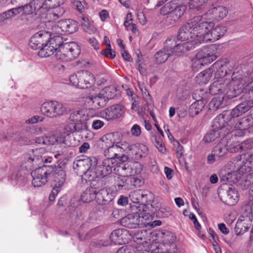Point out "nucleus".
I'll return each mask as SVG.
<instances>
[{"label":"nucleus","mask_w":253,"mask_h":253,"mask_svg":"<svg viewBox=\"0 0 253 253\" xmlns=\"http://www.w3.org/2000/svg\"><path fill=\"white\" fill-rule=\"evenodd\" d=\"M38 52L42 58L48 57L54 52L57 59L67 62L78 57L80 54V48L75 42H63L60 36H55L48 39Z\"/></svg>","instance_id":"1"},{"label":"nucleus","mask_w":253,"mask_h":253,"mask_svg":"<svg viewBox=\"0 0 253 253\" xmlns=\"http://www.w3.org/2000/svg\"><path fill=\"white\" fill-rule=\"evenodd\" d=\"M253 107V99H251L241 103L232 110L223 111L215 118V126L216 127H219L220 123L222 124L226 121L228 124L227 128L232 129L235 118L247 112Z\"/></svg>","instance_id":"2"},{"label":"nucleus","mask_w":253,"mask_h":253,"mask_svg":"<svg viewBox=\"0 0 253 253\" xmlns=\"http://www.w3.org/2000/svg\"><path fill=\"white\" fill-rule=\"evenodd\" d=\"M46 0H31V1L22 5L24 13L21 20L24 22H33L41 17L43 18V13L47 12Z\"/></svg>","instance_id":"3"},{"label":"nucleus","mask_w":253,"mask_h":253,"mask_svg":"<svg viewBox=\"0 0 253 253\" xmlns=\"http://www.w3.org/2000/svg\"><path fill=\"white\" fill-rule=\"evenodd\" d=\"M150 242H156L157 238L162 240V243L157 248L158 253H176L177 248L174 243L175 237L169 231H162L156 233L150 232Z\"/></svg>","instance_id":"4"},{"label":"nucleus","mask_w":253,"mask_h":253,"mask_svg":"<svg viewBox=\"0 0 253 253\" xmlns=\"http://www.w3.org/2000/svg\"><path fill=\"white\" fill-rule=\"evenodd\" d=\"M201 21V16H196L189 20L187 23L180 27L176 40L181 42H190L200 39V30L198 27Z\"/></svg>","instance_id":"5"},{"label":"nucleus","mask_w":253,"mask_h":253,"mask_svg":"<svg viewBox=\"0 0 253 253\" xmlns=\"http://www.w3.org/2000/svg\"><path fill=\"white\" fill-rule=\"evenodd\" d=\"M214 23L212 22H201L199 26L200 30V40L202 42H214L219 39L226 32L223 26L218 25L214 29Z\"/></svg>","instance_id":"6"},{"label":"nucleus","mask_w":253,"mask_h":253,"mask_svg":"<svg viewBox=\"0 0 253 253\" xmlns=\"http://www.w3.org/2000/svg\"><path fill=\"white\" fill-rule=\"evenodd\" d=\"M40 110L43 115L49 118L60 117L68 112L66 105L56 100L44 102L42 104Z\"/></svg>","instance_id":"7"},{"label":"nucleus","mask_w":253,"mask_h":253,"mask_svg":"<svg viewBox=\"0 0 253 253\" xmlns=\"http://www.w3.org/2000/svg\"><path fill=\"white\" fill-rule=\"evenodd\" d=\"M97 164L95 158L84 157L83 159L77 161L74 167L75 169H77L78 172L81 174H84V178H87L89 181L93 180L95 178V168Z\"/></svg>","instance_id":"8"},{"label":"nucleus","mask_w":253,"mask_h":253,"mask_svg":"<svg viewBox=\"0 0 253 253\" xmlns=\"http://www.w3.org/2000/svg\"><path fill=\"white\" fill-rule=\"evenodd\" d=\"M69 81L71 84L77 88L85 89L95 84L94 75L88 71L82 70L71 75Z\"/></svg>","instance_id":"9"},{"label":"nucleus","mask_w":253,"mask_h":253,"mask_svg":"<svg viewBox=\"0 0 253 253\" xmlns=\"http://www.w3.org/2000/svg\"><path fill=\"white\" fill-rule=\"evenodd\" d=\"M69 138L68 135L65 136L61 134H55L37 137L35 140L36 143L39 144L49 145L58 143L63 147H70L72 146L73 143L69 140Z\"/></svg>","instance_id":"10"},{"label":"nucleus","mask_w":253,"mask_h":253,"mask_svg":"<svg viewBox=\"0 0 253 253\" xmlns=\"http://www.w3.org/2000/svg\"><path fill=\"white\" fill-rule=\"evenodd\" d=\"M159 204L154 200V195L148 190H143V219H153Z\"/></svg>","instance_id":"11"},{"label":"nucleus","mask_w":253,"mask_h":253,"mask_svg":"<svg viewBox=\"0 0 253 253\" xmlns=\"http://www.w3.org/2000/svg\"><path fill=\"white\" fill-rule=\"evenodd\" d=\"M200 43H201V42L200 39L186 42L171 39L169 47L172 55L179 56L187 51L191 50L195 47L196 45Z\"/></svg>","instance_id":"12"},{"label":"nucleus","mask_w":253,"mask_h":253,"mask_svg":"<svg viewBox=\"0 0 253 253\" xmlns=\"http://www.w3.org/2000/svg\"><path fill=\"white\" fill-rule=\"evenodd\" d=\"M113 135L109 133L103 136L101 140L108 147V148L104 151V155L106 157V159H111L113 162H116V157L119 154L122 152V148L119 145V144H116L112 141Z\"/></svg>","instance_id":"13"},{"label":"nucleus","mask_w":253,"mask_h":253,"mask_svg":"<svg viewBox=\"0 0 253 253\" xmlns=\"http://www.w3.org/2000/svg\"><path fill=\"white\" fill-rule=\"evenodd\" d=\"M55 34L62 35L71 34L78 30L77 22L72 19H65L59 21L52 27Z\"/></svg>","instance_id":"14"},{"label":"nucleus","mask_w":253,"mask_h":253,"mask_svg":"<svg viewBox=\"0 0 253 253\" xmlns=\"http://www.w3.org/2000/svg\"><path fill=\"white\" fill-rule=\"evenodd\" d=\"M214 121L215 119L212 123L213 129L207 133L204 136V140L207 143L214 141L221 135H224L225 134H228L232 129L227 128L228 124L226 123V121L224 122L223 123H220V126L217 127L215 126Z\"/></svg>","instance_id":"15"},{"label":"nucleus","mask_w":253,"mask_h":253,"mask_svg":"<svg viewBox=\"0 0 253 253\" xmlns=\"http://www.w3.org/2000/svg\"><path fill=\"white\" fill-rule=\"evenodd\" d=\"M219 192L223 194L221 200L227 205L233 206L239 200L238 191L232 185L223 184Z\"/></svg>","instance_id":"16"},{"label":"nucleus","mask_w":253,"mask_h":253,"mask_svg":"<svg viewBox=\"0 0 253 253\" xmlns=\"http://www.w3.org/2000/svg\"><path fill=\"white\" fill-rule=\"evenodd\" d=\"M50 174V173L46 166L40 167L32 171L31 175L33 177V185L35 187H39L45 184Z\"/></svg>","instance_id":"17"},{"label":"nucleus","mask_w":253,"mask_h":253,"mask_svg":"<svg viewBox=\"0 0 253 253\" xmlns=\"http://www.w3.org/2000/svg\"><path fill=\"white\" fill-rule=\"evenodd\" d=\"M69 121L76 123L81 129L84 130H87V116L85 115L84 110H76L72 112L69 116Z\"/></svg>","instance_id":"18"},{"label":"nucleus","mask_w":253,"mask_h":253,"mask_svg":"<svg viewBox=\"0 0 253 253\" xmlns=\"http://www.w3.org/2000/svg\"><path fill=\"white\" fill-rule=\"evenodd\" d=\"M229 84V80L225 78H219L214 81L210 88V92L213 95L223 94Z\"/></svg>","instance_id":"19"},{"label":"nucleus","mask_w":253,"mask_h":253,"mask_svg":"<svg viewBox=\"0 0 253 253\" xmlns=\"http://www.w3.org/2000/svg\"><path fill=\"white\" fill-rule=\"evenodd\" d=\"M49 39L47 33L40 32L35 34L31 38L29 46L34 50L41 48Z\"/></svg>","instance_id":"20"},{"label":"nucleus","mask_w":253,"mask_h":253,"mask_svg":"<svg viewBox=\"0 0 253 253\" xmlns=\"http://www.w3.org/2000/svg\"><path fill=\"white\" fill-rule=\"evenodd\" d=\"M114 197V193L110 189L103 188L96 191V200L99 205L109 204Z\"/></svg>","instance_id":"21"},{"label":"nucleus","mask_w":253,"mask_h":253,"mask_svg":"<svg viewBox=\"0 0 253 253\" xmlns=\"http://www.w3.org/2000/svg\"><path fill=\"white\" fill-rule=\"evenodd\" d=\"M54 178L55 184L49 196V199L51 201L54 200L55 197L60 191L65 181V173L64 171L62 169L59 170L58 172L55 173Z\"/></svg>","instance_id":"22"},{"label":"nucleus","mask_w":253,"mask_h":253,"mask_svg":"<svg viewBox=\"0 0 253 253\" xmlns=\"http://www.w3.org/2000/svg\"><path fill=\"white\" fill-rule=\"evenodd\" d=\"M111 159H104L102 164L99 166L95 170L96 172L95 178L98 177H104L112 172V169L115 167V164Z\"/></svg>","instance_id":"23"},{"label":"nucleus","mask_w":253,"mask_h":253,"mask_svg":"<svg viewBox=\"0 0 253 253\" xmlns=\"http://www.w3.org/2000/svg\"><path fill=\"white\" fill-rule=\"evenodd\" d=\"M124 113L123 107L119 105H114L108 107L104 112L103 117L107 121L119 118Z\"/></svg>","instance_id":"24"},{"label":"nucleus","mask_w":253,"mask_h":253,"mask_svg":"<svg viewBox=\"0 0 253 253\" xmlns=\"http://www.w3.org/2000/svg\"><path fill=\"white\" fill-rule=\"evenodd\" d=\"M170 42L171 39H167L165 46L155 54V59L157 64L165 63L169 56L172 55L169 47Z\"/></svg>","instance_id":"25"},{"label":"nucleus","mask_w":253,"mask_h":253,"mask_svg":"<svg viewBox=\"0 0 253 253\" xmlns=\"http://www.w3.org/2000/svg\"><path fill=\"white\" fill-rule=\"evenodd\" d=\"M227 13V11L225 7L219 6L210 8L205 15L211 19L219 20L225 17Z\"/></svg>","instance_id":"26"},{"label":"nucleus","mask_w":253,"mask_h":253,"mask_svg":"<svg viewBox=\"0 0 253 253\" xmlns=\"http://www.w3.org/2000/svg\"><path fill=\"white\" fill-rule=\"evenodd\" d=\"M140 216L137 214H128L123 218L121 224L128 228H135L140 224Z\"/></svg>","instance_id":"27"},{"label":"nucleus","mask_w":253,"mask_h":253,"mask_svg":"<svg viewBox=\"0 0 253 253\" xmlns=\"http://www.w3.org/2000/svg\"><path fill=\"white\" fill-rule=\"evenodd\" d=\"M228 101L223 94H220L213 98L209 103L210 109L214 111L226 106Z\"/></svg>","instance_id":"28"},{"label":"nucleus","mask_w":253,"mask_h":253,"mask_svg":"<svg viewBox=\"0 0 253 253\" xmlns=\"http://www.w3.org/2000/svg\"><path fill=\"white\" fill-rule=\"evenodd\" d=\"M87 99L88 103L92 104L95 109L103 107L107 103L105 99L100 95L99 92L97 94L89 96Z\"/></svg>","instance_id":"29"},{"label":"nucleus","mask_w":253,"mask_h":253,"mask_svg":"<svg viewBox=\"0 0 253 253\" xmlns=\"http://www.w3.org/2000/svg\"><path fill=\"white\" fill-rule=\"evenodd\" d=\"M127 234V230L124 229H118L114 230L110 235L111 241L115 244H122L125 243L123 239Z\"/></svg>","instance_id":"30"},{"label":"nucleus","mask_w":253,"mask_h":253,"mask_svg":"<svg viewBox=\"0 0 253 253\" xmlns=\"http://www.w3.org/2000/svg\"><path fill=\"white\" fill-rule=\"evenodd\" d=\"M253 126V116L250 115L242 118L235 125H234L232 127L234 126V127L237 129L244 130L248 129Z\"/></svg>","instance_id":"31"},{"label":"nucleus","mask_w":253,"mask_h":253,"mask_svg":"<svg viewBox=\"0 0 253 253\" xmlns=\"http://www.w3.org/2000/svg\"><path fill=\"white\" fill-rule=\"evenodd\" d=\"M196 57L202 65L210 64L216 59V56L211 53L199 51L196 55Z\"/></svg>","instance_id":"32"},{"label":"nucleus","mask_w":253,"mask_h":253,"mask_svg":"<svg viewBox=\"0 0 253 253\" xmlns=\"http://www.w3.org/2000/svg\"><path fill=\"white\" fill-rule=\"evenodd\" d=\"M81 26L84 31L89 34H94L97 31L93 22L90 21L89 19L84 16L81 17Z\"/></svg>","instance_id":"33"},{"label":"nucleus","mask_w":253,"mask_h":253,"mask_svg":"<svg viewBox=\"0 0 253 253\" xmlns=\"http://www.w3.org/2000/svg\"><path fill=\"white\" fill-rule=\"evenodd\" d=\"M142 232L135 233L133 236L132 246L134 253H142Z\"/></svg>","instance_id":"34"},{"label":"nucleus","mask_w":253,"mask_h":253,"mask_svg":"<svg viewBox=\"0 0 253 253\" xmlns=\"http://www.w3.org/2000/svg\"><path fill=\"white\" fill-rule=\"evenodd\" d=\"M212 73V68L207 69L198 74L196 77V81L199 84H206L211 80Z\"/></svg>","instance_id":"35"},{"label":"nucleus","mask_w":253,"mask_h":253,"mask_svg":"<svg viewBox=\"0 0 253 253\" xmlns=\"http://www.w3.org/2000/svg\"><path fill=\"white\" fill-rule=\"evenodd\" d=\"M205 103L202 99H199L193 102L189 109V115L194 117L197 115L204 108Z\"/></svg>","instance_id":"36"},{"label":"nucleus","mask_w":253,"mask_h":253,"mask_svg":"<svg viewBox=\"0 0 253 253\" xmlns=\"http://www.w3.org/2000/svg\"><path fill=\"white\" fill-rule=\"evenodd\" d=\"M97 190L92 187L86 188L81 196V200L84 203H89L94 199H96Z\"/></svg>","instance_id":"37"},{"label":"nucleus","mask_w":253,"mask_h":253,"mask_svg":"<svg viewBox=\"0 0 253 253\" xmlns=\"http://www.w3.org/2000/svg\"><path fill=\"white\" fill-rule=\"evenodd\" d=\"M21 12H22V13H24V10L23 9L22 6L11 8L0 14V21H4V20L11 18Z\"/></svg>","instance_id":"38"},{"label":"nucleus","mask_w":253,"mask_h":253,"mask_svg":"<svg viewBox=\"0 0 253 253\" xmlns=\"http://www.w3.org/2000/svg\"><path fill=\"white\" fill-rule=\"evenodd\" d=\"M227 143L226 139H222L220 142L214 147L212 152L214 153L217 157L223 156L228 151Z\"/></svg>","instance_id":"39"},{"label":"nucleus","mask_w":253,"mask_h":253,"mask_svg":"<svg viewBox=\"0 0 253 253\" xmlns=\"http://www.w3.org/2000/svg\"><path fill=\"white\" fill-rule=\"evenodd\" d=\"M211 68L212 69L213 72L215 69L216 70L215 76L218 78H224L227 73L226 67L221 61H218L215 62Z\"/></svg>","instance_id":"40"},{"label":"nucleus","mask_w":253,"mask_h":253,"mask_svg":"<svg viewBox=\"0 0 253 253\" xmlns=\"http://www.w3.org/2000/svg\"><path fill=\"white\" fill-rule=\"evenodd\" d=\"M64 130L65 132L67 133V134H62L61 133H58V134H61L65 136L68 135L70 136L69 140L71 143L72 142L70 140L71 136L69 134L71 133H74L76 131L79 132L84 130L83 129H81V128L79 126H78L76 123H74L72 121H70L69 119H68V122L64 127Z\"/></svg>","instance_id":"41"},{"label":"nucleus","mask_w":253,"mask_h":253,"mask_svg":"<svg viewBox=\"0 0 253 253\" xmlns=\"http://www.w3.org/2000/svg\"><path fill=\"white\" fill-rule=\"evenodd\" d=\"M241 159H243V165L241 166V169L246 170V167L251 169L253 168V153H246L242 155L239 156Z\"/></svg>","instance_id":"42"},{"label":"nucleus","mask_w":253,"mask_h":253,"mask_svg":"<svg viewBox=\"0 0 253 253\" xmlns=\"http://www.w3.org/2000/svg\"><path fill=\"white\" fill-rule=\"evenodd\" d=\"M184 10L185 7L184 6H178L175 7L170 13L168 12V13H169V19H172V23H176L183 15Z\"/></svg>","instance_id":"43"},{"label":"nucleus","mask_w":253,"mask_h":253,"mask_svg":"<svg viewBox=\"0 0 253 253\" xmlns=\"http://www.w3.org/2000/svg\"><path fill=\"white\" fill-rule=\"evenodd\" d=\"M234 82H230L229 81V84L227 86V89L226 90L224 94L225 99L227 100L229 99L233 98L237 96V95L240 92L239 89H236L234 85Z\"/></svg>","instance_id":"44"},{"label":"nucleus","mask_w":253,"mask_h":253,"mask_svg":"<svg viewBox=\"0 0 253 253\" xmlns=\"http://www.w3.org/2000/svg\"><path fill=\"white\" fill-rule=\"evenodd\" d=\"M116 89L113 86H107L101 89L100 95L105 99L107 102L109 99L112 98L115 95Z\"/></svg>","instance_id":"45"},{"label":"nucleus","mask_w":253,"mask_h":253,"mask_svg":"<svg viewBox=\"0 0 253 253\" xmlns=\"http://www.w3.org/2000/svg\"><path fill=\"white\" fill-rule=\"evenodd\" d=\"M45 151V149L42 147L33 149L31 154H30L29 159L31 160L32 161L41 162Z\"/></svg>","instance_id":"46"},{"label":"nucleus","mask_w":253,"mask_h":253,"mask_svg":"<svg viewBox=\"0 0 253 253\" xmlns=\"http://www.w3.org/2000/svg\"><path fill=\"white\" fill-rule=\"evenodd\" d=\"M116 169L118 172V174L121 176L127 178L128 176L131 174V169L129 166L126 164L117 166L114 168V170H116Z\"/></svg>","instance_id":"47"},{"label":"nucleus","mask_w":253,"mask_h":253,"mask_svg":"<svg viewBox=\"0 0 253 253\" xmlns=\"http://www.w3.org/2000/svg\"><path fill=\"white\" fill-rule=\"evenodd\" d=\"M249 229V227L245 225L242 219H238L235 227V231L237 235L243 234Z\"/></svg>","instance_id":"48"},{"label":"nucleus","mask_w":253,"mask_h":253,"mask_svg":"<svg viewBox=\"0 0 253 253\" xmlns=\"http://www.w3.org/2000/svg\"><path fill=\"white\" fill-rule=\"evenodd\" d=\"M132 15L130 13L126 14V20L124 22V26L127 30H130L134 33L137 31V28L134 24L132 23Z\"/></svg>","instance_id":"49"},{"label":"nucleus","mask_w":253,"mask_h":253,"mask_svg":"<svg viewBox=\"0 0 253 253\" xmlns=\"http://www.w3.org/2000/svg\"><path fill=\"white\" fill-rule=\"evenodd\" d=\"M132 202L136 204H140L142 199V191L136 190L131 192L129 195Z\"/></svg>","instance_id":"50"},{"label":"nucleus","mask_w":253,"mask_h":253,"mask_svg":"<svg viewBox=\"0 0 253 253\" xmlns=\"http://www.w3.org/2000/svg\"><path fill=\"white\" fill-rule=\"evenodd\" d=\"M64 0H46L47 12L50 8H55L62 5Z\"/></svg>","instance_id":"51"},{"label":"nucleus","mask_w":253,"mask_h":253,"mask_svg":"<svg viewBox=\"0 0 253 253\" xmlns=\"http://www.w3.org/2000/svg\"><path fill=\"white\" fill-rule=\"evenodd\" d=\"M127 180L130 181L131 184L134 187L139 188L142 185L141 177L140 175H135L128 177Z\"/></svg>","instance_id":"52"},{"label":"nucleus","mask_w":253,"mask_h":253,"mask_svg":"<svg viewBox=\"0 0 253 253\" xmlns=\"http://www.w3.org/2000/svg\"><path fill=\"white\" fill-rule=\"evenodd\" d=\"M65 12V10L64 9H61L59 10V13H56V12H53L52 11H48V16L49 21H55L57 20L58 18H59L63 15Z\"/></svg>","instance_id":"53"},{"label":"nucleus","mask_w":253,"mask_h":253,"mask_svg":"<svg viewBox=\"0 0 253 253\" xmlns=\"http://www.w3.org/2000/svg\"><path fill=\"white\" fill-rule=\"evenodd\" d=\"M228 151L230 153H236L241 151V143L239 142H234L227 145Z\"/></svg>","instance_id":"54"},{"label":"nucleus","mask_w":253,"mask_h":253,"mask_svg":"<svg viewBox=\"0 0 253 253\" xmlns=\"http://www.w3.org/2000/svg\"><path fill=\"white\" fill-rule=\"evenodd\" d=\"M241 151L250 150L253 148V139L249 138L241 143Z\"/></svg>","instance_id":"55"},{"label":"nucleus","mask_w":253,"mask_h":253,"mask_svg":"<svg viewBox=\"0 0 253 253\" xmlns=\"http://www.w3.org/2000/svg\"><path fill=\"white\" fill-rule=\"evenodd\" d=\"M135 54L137 56V59H136V67L137 69L139 70L140 74L141 75L142 74V67L141 66V64L142 62H141V60L142 59V55L141 54V52L140 50L138 49L135 51Z\"/></svg>","instance_id":"56"},{"label":"nucleus","mask_w":253,"mask_h":253,"mask_svg":"<svg viewBox=\"0 0 253 253\" xmlns=\"http://www.w3.org/2000/svg\"><path fill=\"white\" fill-rule=\"evenodd\" d=\"M74 6L80 12H83L86 5L84 0H78L74 2Z\"/></svg>","instance_id":"57"},{"label":"nucleus","mask_w":253,"mask_h":253,"mask_svg":"<svg viewBox=\"0 0 253 253\" xmlns=\"http://www.w3.org/2000/svg\"><path fill=\"white\" fill-rule=\"evenodd\" d=\"M144 219L145 220H147L145 218H144ZM148 220H150L151 221H152L153 220V219L151 220L150 218H149V219H147ZM162 224V222L161 220H155L154 221H150V222H143V228L144 227H150V228H154L156 226H160Z\"/></svg>","instance_id":"58"},{"label":"nucleus","mask_w":253,"mask_h":253,"mask_svg":"<svg viewBox=\"0 0 253 253\" xmlns=\"http://www.w3.org/2000/svg\"><path fill=\"white\" fill-rule=\"evenodd\" d=\"M102 54L111 59H114L116 56L115 52L111 49V47H107L104 50L102 51Z\"/></svg>","instance_id":"59"},{"label":"nucleus","mask_w":253,"mask_h":253,"mask_svg":"<svg viewBox=\"0 0 253 253\" xmlns=\"http://www.w3.org/2000/svg\"><path fill=\"white\" fill-rule=\"evenodd\" d=\"M127 160V157L125 155H123L120 157L118 156L116 157V163L115 164V166L117 167L119 165H124V164L123 163L126 162Z\"/></svg>","instance_id":"60"},{"label":"nucleus","mask_w":253,"mask_h":253,"mask_svg":"<svg viewBox=\"0 0 253 253\" xmlns=\"http://www.w3.org/2000/svg\"><path fill=\"white\" fill-rule=\"evenodd\" d=\"M132 135L138 136L141 134V129L139 126L137 124L134 125L130 129Z\"/></svg>","instance_id":"61"},{"label":"nucleus","mask_w":253,"mask_h":253,"mask_svg":"<svg viewBox=\"0 0 253 253\" xmlns=\"http://www.w3.org/2000/svg\"><path fill=\"white\" fill-rule=\"evenodd\" d=\"M98 15L101 21L102 22L105 21L109 18V12L106 9H103L100 11L98 13Z\"/></svg>","instance_id":"62"},{"label":"nucleus","mask_w":253,"mask_h":253,"mask_svg":"<svg viewBox=\"0 0 253 253\" xmlns=\"http://www.w3.org/2000/svg\"><path fill=\"white\" fill-rule=\"evenodd\" d=\"M155 145L159 151V152L161 153H164L166 149L164 144L160 138L156 139Z\"/></svg>","instance_id":"63"},{"label":"nucleus","mask_w":253,"mask_h":253,"mask_svg":"<svg viewBox=\"0 0 253 253\" xmlns=\"http://www.w3.org/2000/svg\"><path fill=\"white\" fill-rule=\"evenodd\" d=\"M104 125L103 121L99 120H94L92 123V127L94 129L97 130L101 128Z\"/></svg>","instance_id":"64"}]
</instances>
